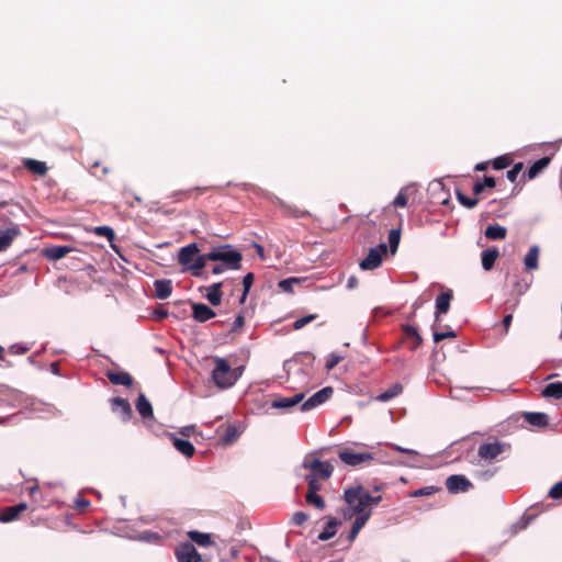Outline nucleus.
Listing matches in <instances>:
<instances>
[{
  "label": "nucleus",
  "mask_w": 562,
  "mask_h": 562,
  "mask_svg": "<svg viewBox=\"0 0 562 562\" xmlns=\"http://www.w3.org/2000/svg\"><path fill=\"white\" fill-rule=\"evenodd\" d=\"M344 498L348 504V508L342 512L345 519L352 518L355 514L371 513L368 506L369 492L362 486L346 490Z\"/></svg>",
  "instance_id": "nucleus-1"
},
{
  "label": "nucleus",
  "mask_w": 562,
  "mask_h": 562,
  "mask_svg": "<svg viewBox=\"0 0 562 562\" xmlns=\"http://www.w3.org/2000/svg\"><path fill=\"white\" fill-rule=\"evenodd\" d=\"M210 261H218L229 270H238L241 267L243 255L231 245H223L213 248L206 254Z\"/></svg>",
  "instance_id": "nucleus-2"
},
{
  "label": "nucleus",
  "mask_w": 562,
  "mask_h": 562,
  "mask_svg": "<svg viewBox=\"0 0 562 562\" xmlns=\"http://www.w3.org/2000/svg\"><path fill=\"white\" fill-rule=\"evenodd\" d=\"M215 368L212 371V379L214 383L221 389L233 386L239 378L237 370L240 368L232 369L227 360L216 357L214 359Z\"/></svg>",
  "instance_id": "nucleus-3"
},
{
  "label": "nucleus",
  "mask_w": 562,
  "mask_h": 562,
  "mask_svg": "<svg viewBox=\"0 0 562 562\" xmlns=\"http://www.w3.org/2000/svg\"><path fill=\"white\" fill-rule=\"evenodd\" d=\"M302 467L305 470H310V474H316L323 481L328 480L334 472V465L328 461H321L317 458L306 457L303 461Z\"/></svg>",
  "instance_id": "nucleus-4"
},
{
  "label": "nucleus",
  "mask_w": 562,
  "mask_h": 562,
  "mask_svg": "<svg viewBox=\"0 0 562 562\" xmlns=\"http://www.w3.org/2000/svg\"><path fill=\"white\" fill-rule=\"evenodd\" d=\"M339 459L347 465L350 467H358L363 463H370L374 460V453L363 451V452H357L352 449L345 448L339 450L338 452Z\"/></svg>",
  "instance_id": "nucleus-5"
},
{
  "label": "nucleus",
  "mask_w": 562,
  "mask_h": 562,
  "mask_svg": "<svg viewBox=\"0 0 562 562\" xmlns=\"http://www.w3.org/2000/svg\"><path fill=\"white\" fill-rule=\"evenodd\" d=\"M387 247L384 243L375 248H370L368 256L360 261L362 270H374L382 263V258L386 254Z\"/></svg>",
  "instance_id": "nucleus-6"
},
{
  "label": "nucleus",
  "mask_w": 562,
  "mask_h": 562,
  "mask_svg": "<svg viewBox=\"0 0 562 562\" xmlns=\"http://www.w3.org/2000/svg\"><path fill=\"white\" fill-rule=\"evenodd\" d=\"M218 445L227 447L233 445L240 436V430L233 424H223L217 429Z\"/></svg>",
  "instance_id": "nucleus-7"
},
{
  "label": "nucleus",
  "mask_w": 562,
  "mask_h": 562,
  "mask_svg": "<svg viewBox=\"0 0 562 562\" xmlns=\"http://www.w3.org/2000/svg\"><path fill=\"white\" fill-rule=\"evenodd\" d=\"M175 554L178 562H201V555L191 542L180 543L176 548Z\"/></svg>",
  "instance_id": "nucleus-8"
},
{
  "label": "nucleus",
  "mask_w": 562,
  "mask_h": 562,
  "mask_svg": "<svg viewBox=\"0 0 562 562\" xmlns=\"http://www.w3.org/2000/svg\"><path fill=\"white\" fill-rule=\"evenodd\" d=\"M507 447L508 445L498 441L482 443L479 447L477 454L481 459L491 461L503 453Z\"/></svg>",
  "instance_id": "nucleus-9"
},
{
  "label": "nucleus",
  "mask_w": 562,
  "mask_h": 562,
  "mask_svg": "<svg viewBox=\"0 0 562 562\" xmlns=\"http://www.w3.org/2000/svg\"><path fill=\"white\" fill-rule=\"evenodd\" d=\"M333 393L334 389L331 386L323 387L301 405V411L306 412L325 403L327 400L331 397Z\"/></svg>",
  "instance_id": "nucleus-10"
},
{
  "label": "nucleus",
  "mask_w": 562,
  "mask_h": 562,
  "mask_svg": "<svg viewBox=\"0 0 562 562\" xmlns=\"http://www.w3.org/2000/svg\"><path fill=\"white\" fill-rule=\"evenodd\" d=\"M472 486L473 484L461 474L450 475L446 480V487L451 494L468 492Z\"/></svg>",
  "instance_id": "nucleus-11"
},
{
  "label": "nucleus",
  "mask_w": 562,
  "mask_h": 562,
  "mask_svg": "<svg viewBox=\"0 0 562 562\" xmlns=\"http://www.w3.org/2000/svg\"><path fill=\"white\" fill-rule=\"evenodd\" d=\"M27 509L25 502H20L12 506L0 508V521L3 524L16 520L21 513Z\"/></svg>",
  "instance_id": "nucleus-12"
},
{
  "label": "nucleus",
  "mask_w": 562,
  "mask_h": 562,
  "mask_svg": "<svg viewBox=\"0 0 562 562\" xmlns=\"http://www.w3.org/2000/svg\"><path fill=\"white\" fill-rule=\"evenodd\" d=\"M199 248L195 243L189 244L182 248H180L178 254V262L186 267L188 270L193 263L195 257L198 256Z\"/></svg>",
  "instance_id": "nucleus-13"
},
{
  "label": "nucleus",
  "mask_w": 562,
  "mask_h": 562,
  "mask_svg": "<svg viewBox=\"0 0 562 562\" xmlns=\"http://www.w3.org/2000/svg\"><path fill=\"white\" fill-rule=\"evenodd\" d=\"M452 291L448 290L440 293L436 299V311H435V323L440 321L442 314H447L450 308V302L452 300Z\"/></svg>",
  "instance_id": "nucleus-14"
},
{
  "label": "nucleus",
  "mask_w": 562,
  "mask_h": 562,
  "mask_svg": "<svg viewBox=\"0 0 562 562\" xmlns=\"http://www.w3.org/2000/svg\"><path fill=\"white\" fill-rule=\"evenodd\" d=\"M192 307V317L200 323L207 322L209 319L215 317L216 313L204 303H191Z\"/></svg>",
  "instance_id": "nucleus-15"
},
{
  "label": "nucleus",
  "mask_w": 562,
  "mask_h": 562,
  "mask_svg": "<svg viewBox=\"0 0 562 562\" xmlns=\"http://www.w3.org/2000/svg\"><path fill=\"white\" fill-rule=\"evenodd\" d=\"M111 408L114 413L120 414L123 420H128L133 414L131 404L123 397H113Z\"/></svg>",
  "instance_id": "nucleus-16"
},
{
  "label": "nucleus",
  "mask_w": 562,
  "mask_h": 562,
  "mask_svg": "<svg viewBox=\"0 0 562 562\" xmlns=\"http://www.w3.org/2000/svg\"><path fill=\"white\" fill-rule=\"evenodd\" d=\"M155 297L166 300L171 295L172 281L169 279H158L154 282Z\"/></svg>",
  "instance_id": "nucleus-17"
},
{
  "label": "nucleus",
  "mask_w": 562,
  "mask_h": 562,
  "mask_svg": "<svg viewBox=\"0 0 562 562\" xmlns=\"http://www.w3.org/2000/svg\"><path fill=\"white\" fill-rule=\"evenodd\" d=\"M106 378L114 385L132 386L133 378L128 372L125 371H108Z\"/></svg>",
  "instance_id": "nucleus-18"
},
{
  "label": "nucleus",
  "mask_w": 562,
  "mask_h": 562,
  "mask_svg": "<svg viewBox=\"0 0 562 562\" xmlns=\"http://www.w3.org/2000/svg\"><path fill=\"white\" fill-rule=\"evenodd\" d=\"M403 333L405 339L409 342L411 350H416L422 345L423 338L415 326L404 325Z\"/></svg>",
  "instance_id": "nucleus-19"
},
{
  "label": "nucleus",
  "mask_w": 562,
  "mask_h": 562,
  "mask_svg": "<svg viewBox=\"0 0 562 562\" xmlns=\"http://www.w3.org/2000/svg\"><path fill=\"white\" fill-rule=\"evenodd\" d=\"M72 249L68 246H52L42 249V255L49 260H59L69 254Z\"/></svg>",
  "instance_id": "nucleus-20"
},
{
  "label": "nucleus",
  "mask_w": 562,
  "mask_h": 562,
  "mask_svg": "<svg viewBox=\"0 0 562 562\" xmlns=\"http://www.w3.org/2000/svg\"><path fill=\"white\" fill-rule=\"evenodd\" d=\"M188 538L202 548H209L214 546V541L210 533H203L198 530H191L187 532Z\"/></svg>",
  "instance_id": "nucleus-21"
},
{
  "label": "nucleus",
  "mask_w": 562,
  "mask_h": 562,
  "mask_svg": "<svg viewBox=\"0 0 562 562\" xmlns=\"http://www.w3.org/2000/svg\"><path fill=\"white\" fill-rule=\"evenodd\" d=\"M303 398H304L303 393H297L292 397L277 398V400L272 401L271 407H273V408H290V407H293V406L297 405L299 403H301L303 401Z\"/></svg>",
  "instance_id": "nucleus-22"
},
{
  "label": "nucleus",
  "mask_w": 562,
  "mask_h": 562,
  "mask_svg": "<svg viewBox=\"0 0 562 562\" xmlns=\"http://www.w3.org/2000/svg\"><path fill=\"white\" fill-rule=\"evenodd\" d=\"M173 447L187 458L193 457L195 449L194 446L187 439L177 438L171 435Z\"/></svg>",
  "instance_id": "nucleus-23"
},
{
  "label": "nucleus",
  "mask_w": 562,
  "mask_h": 562,
  "mask_svg": "<svg viewBox=\"0 0 562 562\" xmlns=\"http://www.w3.org/2000/svg\"><path fill=\"white\" fill-rule=\"evenodd\" d=\"M524 418L531 426L543 428L549 424V417L544 413H532L526 412L524 413Z\"/></svg>",
  "instance_id": "nucleus-24"
},
{
  "label": "nucleus",
  "mask_w": 562,
  "mask_h": 562,
  "mask_svg": "<svg viewBox=\"0 0 562 562\" xmlns=\"http://www.w3.org/2000/svg\"><path fill=\"white\" fill-rule=\"evenodd\" d=\"M499 257V251L496 247L488 248L482 252V267L485 271H490Z\"/></svg>",
  "instance_id": "nucleus-25"
},
{
  "label": "nucleus",
  "mask_w": 562,
  "mask_h": 562,
  "mask_svg": "<svg viewBox=\"0 0 562 562\" xmlns=\"http://www.w3.org/2000/svg\"><path fill=\"white\" fill-rule=\"evenodd\" d=\"M136 409L143 418H151L154 415L151 404L143 393L137 397Z\"/></svg>",
  "instance_id": "nucleus-26"
},
{
  "label": "nucleus",
  "mask_w": 562,
  "mask_h": 562,
  "mask_svg": "<svg viewBox=\"0 0 562 562\" xmlns=\"http://www.w3.org/2000/svg\"><path fill=\"white\" fill-rule=\"evenodd\" d=\"M222 286L223 282H217L209 286L205 297L213 306H218L222 302Z\"/></svg>",
  "instance_id": "nucleus-27"
},
{
  "label": "nucleus",
  "mask_w": 562,
  "mask_h": 562,
  "mask_svg": "<svg viewBox=\"0 0 562 562\" xmlns=\"http://www.w3.org/2000/svg\"><path fill=\"white\" fill-rule=\"evenodd\" d=\"M20 234L18 227H9L0 232V251H4L13 241L14 237Z\"/></svg>",
  "instance_id": "nucleus-28"
},
{
  "label": "nucleus",
  "mask_w": 562,
  "mask_h": 562,
  "mask_svg": "<svg viewBox=\"0 0 562 562\" xmlns=\"http://www.w3.org/2000/svg\"><path fill=\"white\" fill-rule=\"evenodd\" d=\"M551 158L550 157H542L535 161L529 169L527 170L526 175L529 180L536 178L544 168L548 167L550 164Z\"/></svg>",
  "instance_id": "nucleus-29"
},
{
  "label": "nucleus",
  "mask_w": 562,
  "mask_h": 562,
  "mask_svg": "<svg viewBox=\"0 0 562 562\" xmlns=\"http://www.w3.org/2000/svg\"><path fill=\"white\" fill-rule=\"evenodd\" d=\"M507 236V229L498 224L490 225L485 229V237L491 240H503Z\"/></svg>",
  "instance_id": "nucleus-30"
},
{
  "label": "nucleus",
  "mask_w": 562,
  "mask_h": 562,
  "mask_svg": "<svg viewBox=\"0 0 562 562\" xmlns=\"http://www.w3.org/2000/svg\"><path fill=\"white\" fill-rule=\"evenodd\" d=\"M339 521L334 517H328L327 524L324 530L318 535V540L327 541L333 538L337 532V526Z\"/></svg>",
  "instance_id": "nucleus-31"
},
{
  "label": "nucleus",
  "mask_w": 562,
  "mask_h": 562,
  "mask_svg": "<svg viewBox=\"0 0 562 562\" xmlns=\"http://www.w3.org/2000/svg\"><path fill=\"white\" fill-rule=\"evenodd\" d=\"M403 392V385L401 383H395L391 387H389L386 391L382 392L376 396V401L379 402H387Z\"/></svg>",
  "instance_id": "nucleus-32"
},
{
  "label": "nucleus",
  "mask_w": 562,
  "mask_h": 562,
  "mask_svg": "<svg viewBox=\"0 0 562 562\" xmlns=\"http://www.w3.org/2000/svg\"><path fill=\"white\" fill-rule=\"evenodd\" d=\"M538 259H539V249L537 246H532L529 248L526 257H525V267L526 270H535L538 268Z\"/></svg>",
  "instance_id": "nucleus-33"
},
{
  "label": "nucleus",
  "mask_w": 562,
  "mask_h": 562,
  "mask_svg": "<svg viewBox=\"0 0 562 562\" xmlns=\"http://www.w3.org/2000/svg\"><path fill=\"white\" fill-rule=\"evenodd\" d=\"M543 397L562 398V382H553L546 385L542 390Z\"/></svg>",
  "instance_id": "nucleus-34"
},
{
  "label": "nucleus",
  "mask_w": 562,
  "mask_h": 562,
  "mask_svg": "<svg viewBox=\"0 0 562 562\" xmlns=\"http://www.w3.org/2000/svg\"><path fill=\"white\" fill-rule=\"evenodd\" d=\"M207 261H210V259L206 257V254H198L189 270L192 271L194 277H200L202 274V269L206 266Z\"/></svg>",
  "instance_id": "nucleus-35"
},
{
  "label": "nucleus",
  "mask_w": 562,
  "mask_h": 562,
  "mask_svg": "<svg viewBox=\"0 0 562 562\" xmlns=\"http://www.w3.org/2000/svg\"><path fill=\"white\" fill-rule=\"evenodd\" d=\"M305 501L307 504L313 505L321 510H323L326 506L324 498L319 496L317 492H307L305 495Z\"/></svg>",
  "instance_id": "nucleus-36"
},
{
  "label": "nucleus",
  "mask_w": 562,
  "mask_h": 562,
  "mask_svg": "<svg viewBox=\"0 0 562 562\" xmlns=\"http://www.w3.org/2000/svg\"><path fill=\"white\" fill-rule=\"evenodd\" d=\"M408 191H409L408 187L402 188L400 190V192L397 193V195L395 196V199L393 201V205L395 207H405V206H407V204H408Z\"/></svg>",
  "instance_id": "nucleus-37"
},
{
  "label": "nucleus",
  "mask_w": 562,
  "mask_h": 562,
  "mask_svg": "<svg viewBox=\"0 0 562 562\" xmlns=\"http://www.w3.org/2000/svg\"><path fill=\"white\" fill-rule=\"evenodd\" d=\"M254 280H255V276L254 273L249 272L247 273L244 278H243V285H244V292L239 299V302L243 304L246 299H247V295L250 291V288L254 283Z\"/></svg>",
  "instance_id": "nucleus-38"
},
{
  "label": "nucleus",
  "mask_w": 562,
  "mask_h": 562,
  "mask_svg": "<svg viewBox=\"0 0 562 562\" xmlns=\"http://www.w3.org/2000/svg\"><path fill=\"white\" fill-rule=\"evenodd\" d=\"M307 492H318L322 488L321 479L316 476V474H307Z\"/></svg>",
  "instance_id": "nucleus-39"
},
{
  "label": "nucleus",
  "mask_w": 562,
  "mask_h": 562,
  "mask_svg": "<svg viewBox=\"0 0 562 562\" xmlns=\"http://www.w3.org/2000/svg\"><path fill=\"white\" fill-rule=\"evenodd\" d=\"M457 199L461 205H463L467 209H473L477 205L479 199H472L467 195H464L461 191H457Z\"/></svg>",
  "instance_id": "nucleus-40"
},
{
  "label": "nucleus",
  "mask_w": 562,
  "mask_h": 562,
  "mask_svg": "<svg viewBox=\"0 0 562 562\" xmlns=\"http://www.w3.org/2000/svg\"><path fill=\"white\" fill-rule=\"evenodd\" d=\"M432 331H434V340L435 342H439L446 338H456L457 337V333L452 329H449L447 331H438L436 329V324L432 325Z\"/></svg>",
  "instance_id": "nucleus-41"
},
{
  "label": "nucleus",
  "mask_w": 562,
  "mask_h": 562,
  "mask_svg": "<svg viewBox=\"0 0 562 562\" xmlns=\"http://www.w3.org/2000/svg\"><path fill=\"white\" fill-rule=\"evenodd\" d=\"M316 318H317V314H310V315L300 317L293 323V329H295V330L302 329L304 326H306L311 322L315 321Z\"/></svg>",
  "instance_id": "nucleus-42"
},
{
  "label": "nucleus",
  "mask_w": 562,
  "mask_h": 562,
  "mask_svg": "<svg viewBox=\"0 0 562 562\" xmlns=\"http://www.w3.org/2000/svg\"><path fill=\"white\" fill-rule=\"evenodd\" d=\"M44 188L46 189V191L43 192L42 194L46 199H50L52 196H55V194L58 192L57 183H56V181H54L52 179H48L47 181H45Z\"/></svg>",
  "instance_id": "nucleus-43"
},
{
  "label": "nucleus",
  "mask_w": 562,
  "mask_h": 562,
  "mask_svg": "<svg viewBox=\"0 0 562 562\" xmlns=\"http://www.w3.org/2000/svg\"><path fill=\"white\" fill-rule=\"evenodd\" d=\"M94 234L106 237L110 241H113L115 237L114 231L110 226H98L94 228Z\"/></svg>",
  "instance_id": "nucleus-44"
},
{
  "label": "nucleus",
  "mask_w": 562,
  "mask_h": 562,
  "mask_svg": "<svg viewBox=\"0 0 562 562\" xmlns=\"http://www.w3.org/2000/svg\"><path fill=\"white\" fill-rule=\"evenodd\" d=\"M401 239V232L400 229H391L389 234V243L392 252H395Z\"/></svg>",
  "instance_id": "nucleus-45"
},
{
  "label": "nucleus",
  "mask_w": 562,
  "mask_h": 562,
  "mask_svg": "<svg viewBox=\"0 0 562 562\" xmlns=\"http://www.w3.org/2000/svg\"><path fill=\"white\" fill-rule=\"evenodd\" d=\"M512 164V159L508 156H499L492 161V166L495 170H502L507 168Z\"/></svg>",
  "instance_id": "nucleus-46"
},
{
  "label": "nucleus",
  "mask_w": 562,
  "mask_h": 562,
  "mask_svg": "<svg viewBox=\"0 0 562 562\" xmlns=\"http://www.w3.org/2000/svg\"><path fill=\"white\" fill-rule=\"evenodd\" d=\"M32 347V344H13L9 347L11 355H23L27 352Z\"/></svg>",
  "instance_id": "nucleus-47"
},
{
  "label": "nucleus",
  "mask_w": 562,
  "mask_h": 562,
  "mask_svg": "<svg viewBox=\"0 0 562 562\" xmlns=\"http://www.w3.org/2000/svg\"><path fill=\"white\" fill-rule=\"evenodd\" d=\"M353 516H356V518L353 520L352 526L361 530L369 520L371 513L355 514Z\"/></svg>",
  "instance_id": "nucleus-48"
},
{
  "label": "nucleus",
  "mask_w": 562,
  "mask_h": 562,
  "mask_svg": "<svg viewBox=\"0 0 562 562\" xmlns=\"http://www.w3.org/2000/svg\"><path fill=\"white\" fill-rule=\"evenodd\" d=\"M344 360V357L337 353H330L326 359L325 368L330 371L333 370L338 363H340Z\"/></svg>",
  "instance_id": "nucleus-49"
},
{
  "label": "nucleus",
  "mask_w": 562,
  "mask_h": 562,
  "mask_svg": "<svg viewBox=\"0 0 562 562\" xmlns=\"http://www.w3.org/2000/svg\"><path fill=\"white\" fill-rule=\"evenodd\" d=\"M522 168H524V164L522 162L515 164L514 167L510 170L507 171V173H506L507 179L510 182H515L517 180V177L521 172Z\"/></svg>",
  "instance_id": "nucleus-50"
},
{
  "label": "nucleus",
  "mask_w": 562,
  "mask_h": 562,
  "mask_svg": "<svg viewBox=\"0 0 562 562\" xmlns=\"http://www.w3.org/2000/svg\"><path fill=\"white\" fill-rule=\"evenodd\" d=\"M440 488L435 486H425L419 490H416L412 493V496L419 497V496H429L438 492Z\"/></svg>",
  "instance_id": "nucleus-51"
},
{
  "label": "nucleus",
  "mask_w": 562,
  "mask_h": 562,
  "mask_svg": "<svg viewBox=\"0 0 562 562\" xmlns=\"http://www.w3.org/2000/svg\"><path fill=\"white\" fill-rule=\"evenodd\" d=\"M297 281H299V280H297L296 278L284 279V280H281V281L279 282V284H278V285H279V288H280L282 291H284V292H289V293H290V292H292V291H293L292 285H293L294 283H297Z\"/></svg>",
  "instance_id": "nucleus-52"
},
{
  "label": "nucleus",
  "mask_w": 562,
  "mask_h": 562,
  "mask_svg": "<svg viewBox=\"0 0 562 562\" xmlns=\"http://www.w3.org/2000/svg\"><path fill=\"white\" fill-rule=\"evenodd\" d=\"M245 325V316L244 311H241L235 318L232 327V331H238L240 330Z\"/></svg>",
  "instance_id": "nucleus-53"
},
{
  "label": "nucleus",
  "mask_w": 562,
  "mask_h": 562,
  "mask_svg": "<svg viewBox=\"0 0 562 562\" xmlns=\"http://www.w3.org/2000/svg\"><path fill=\"white\" fill-rule=\"evenodd\" d=\"M549 496L553 499H558L560 497H562V481L554 484L550 491H549Z\"/></svg>",
  "instance_id": "nucleus-54"
},
{
  "label": "nucleus",
  "mask_w": 562,
  "mask_h": 562,
  "mask_svg": "<svg viewBox=\"0 0 562 562\" xmlns=\"http://www.w3.org/2000/svg\"><path fill=\"white\" fill-rule=\"evenodd\" d=\"M307 519H308V516L304 512H296V513H294V515L292 517V521L296 526H302Z\"/></svg>",
  "instance_id": "nucleus-55"
},
{
  "label": "nucleus",
  "mask_w": 562,
  "mask_h": 562,
  "mask_svg": "<svg viewBox=\"0 0 562 562\" xmlns=\"http://www.w3.org/2000/svg\"><path fill=\"white\" fill-rule=\"evenodd\" d=\"M179 432L183 436V437H190L192 435H194L196 432V429H195V426L194 425H189V426H184L182 427Z\"/></svg>",
  "instance_id": "nucleus-56"
},
{
  "label": "nucleus",
  "mask_w": 562,
  "mask_h": 562,
  "mask_svg": "<svg viewBox=\"0 0 562 562\" xmlns=\"http://www.w3.org/2000/svg\"><path fill=\"white\" fill-rule=\"evenodd\" d=\"M512 321H513V315L512 314H507L504 316L503 321H502V324H503V327H504V334H507L508 333V329L512 325Z\"/></svg>",
  "instance_id": "nucleus-57"
},
{
  "label": "nucleus",
  "mask_w": 562,
  "mask_h": 562,
  "mask_svg": "<svg viewBox=\"0 0 562 562\" xmlns=\"http://www.w3.org/2000/svg\"><path fill=\"white\" fill-rule=\"evenodd\" d=\"M24 166L29 171L35 173V158H27L24 160Z\"/></svg>",
  "instance_id": "nucleus-58"
},
{
  "label": "nucleus",
  "mask_w": 562,
  "mask_h": 562,
  "mask_svg": "<svg viewBox=\"0 0 562 562\" xmlns=\"http://www.w3.org/2000/svg\"><path fill=\"white\" fill-rule=\"evenodd\" d=\"M47 166L44 161H38L37 160V177H43L45 176L46 171H47Z\"/></svg>",
  "instance_id": "nucleus-59"
},
{
  "label": "nucleus",
  "mask_w": 562,
  "mask_h": 562,
  "mask_svg": "<svg viewBox=\"0 0 562 562\" xmlns=\"http://www.w3.org/2000/svg\"><path fill=\"white\" fill-rule=\"evenodd\" d=\"M484 188H494L496 186L495 179L493 177L485 176L483 180Z\"/></svg>",
  "instance_id": "nucleus-60"
},
{
  "label": "nucleus",
  "mask_w": 562,
  "mask_h": 562,
  "mask_svg": "<svg viewBox=\"0 0 562 562\" xmlns=\"http://www.w3.org/2000/svg\"><path fill=\"white\" fill-rule=\"evenodd\" d=\"M226 270H229L228 268H226L224 265L222 263H217L215 266L212 267V273L213 274H220V273H223L224 271Z\"/></svg>",
  "instance_id": "nucleus-61"
},
{
  "label": "nucleus",
  "mask_w": 562,
  "mask_h": 562,
  "mask_svg": "<svg viewBox=\"0 0 562 562\" xmlns=\"http://www.w3.org/2000/svg\"><path fill=\"white\" fill-rule=\"evenodd\" d=\"M484 189L485 188H484L483 183L477 181L476 183H474L472 191H473L474 195H480L484 191Z\"/></svg>",
  "instance_id": "nucleus-62"
},
{
  "label": "nucleus",
  "mask_w": 562,
  "mask_h": 562,
  "mask_svg": "<svg viewBox=\"0 0 562 562\" xmlns=\"http://www.w3.org/2000/svg\"><path fill=\"white\" fill-rule=\"evenodd\" d=\"M90 505V502L87 499H77L76 506L79 510H85Z\"/></svg>",
  "instance_id": "nucleus-63"
},
{
  "label": "nucleus",
  "mask_w": 562,
  "mask_h": 562,
  "mask_svg": "<svg viewBox=\"0 0 562 562\" xmlns=\"http://www.w3.org/2000/svg\"><path fill=\"white\" fill-rule=\"evenodd\" d=\"M358 285V279L355 276H351L347 280V288L352 290Z\"/></svg>",
  "instance_id": "nucleus-64"
}]
</instances>
